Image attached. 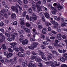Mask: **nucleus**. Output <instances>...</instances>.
Segmentation results:
<instances>
[{"label": "nucleus", "mask_w": 67, "mask_h": 67, "mask_svg": "<svg viewBox=\"0 0 67 67\" xmlns=\"http://www.w3.org/2000/svg\"><path fill=\"white\" fill-rule=\"evenodd\" d=\"M36 7L37 8V12H40L41 11V8L43 7V5L41 4L40 5L37 4L36 5Z\"/></svg>", "instance_id": "obj_1"}, {"label": "nucleus", "mask_w": 67, "mask_h": 67, "mask_svg": "<svg viewBox=\"0 0 67 67\" xmlns=\"http://www.w3.org/2000/svg\"><path fill=\"white\" fill-rule=\"evenodd\" d=\"M38 44L37 43L33 42L32 43V44L31 45V46H32V47H31V49H34V47L36 48L37 45H38Z\"/></svg>", "instance_id": "obj_2"}, {"label": "nucleus", "mask_w": 67, "mask_h": 67, "mask_svg": "<svg viewBox=\"0 0 67 67\" xmlns=\"http://www.w3.org/2000/svg\"><path fill=\"white\" fill-rule=\"evenodd\" d=\"M17 55L18 56H20V57H24L25 56L24 53L23 52H19Z\"/></svg>", "instance_id": "obj_3"}, {"label": "nucleus", "mask_w": 67, "mask_h": 67, "mask_svg": "<svg viewBox=\"0 0 67 67\" xmlns=\"http://www.w3.org/2000/svg\"><path fill=\"white\" fill-rule=\"evenodd\" d=\"M27 62L26 61H24L22 63V65L23 67H26L27 66Z\"/></svg>", "instance_id": "obj_4"}, {"label": "nucleus", "mask_w": 67, "mask_h": 67, "mask_svg": "<svg viewBox=\"0 0 67 67\" xmlns=\"http://www.w3.org/2000/svg\"><path fill=\"white\" fill-rule=\"evenodd\" d=\"M21 22L20 23L21 25H23L24 24V21L25 19L23 18H21L20 19Z\"/></svg>", "instance_id": "obj_5"}, {"label": "nucleus", "mask_w": 67, "mask_h": 67, "mask_svg": "<svg viewBox=\"0 0 67 67\" xmlns=\"http://www.w3.org/2000/svg\"><path fill=\"white\" fill-rule=\"evenodd\" d=\"M28 43H29L28 40L27 39H25L22 42V44L23 45H25L28 44Z\"/></svg>", "instance_id": "obj_6"}, {"label": "nucleus", "mask_w": 67, "mask_h": 67, "mask_svg": "<svg viewBox=\"0 0 67 67\" xmlns=\"http://www.w3.org/2000/svg\"><path fill=\"white\" fill-rule=\"evenodd\" d=\"M44 15H45L46 18L47 19H49V15L47 12H46L44 13Z\"/></svg>", "instance_id": "obj_7"}, {"label": "nucleus", "mask_w": 67, "mask_h": 67, "mask_svg": "<svg viewBox=\"0 0 67 67\" xmlns=\"http://www.w3.org/2000/svg\"><path fill=\"white\" fill-rule=\"evenodd\" d=\"M46 31H47V30L46 28H43L42 31V33L43 34H46Z\"/></svg>", "instance_id": "obj_8"}, {"label": "nucleus", "mask_w": 67, "mask_h": 67, "mask_svg": "<svg viewBox=\"0 0 67 67\" xmlns=\"http://www.w3.org/2000/svg\"><path fill=\"white\" fill-rule=\"evenodd\" d=\"M13 55V54L11 53H9L7 55V58H9V57H11Z\"/></svg>", "instance_id": "obj_9"}, {"label": "nucleus", "mask_w": 67, "mask_h": 67, "mask_svg": "<svg viewBox=\"0 0 67 67\" xmlns=\"http://www.w3.org/2000/svg\"><path fill=\"white\" fill-rule=\"evenodd\" d=\"M4 9L1 10L0 12V13L1 14V15H2V16H3V14H4Z\"/></svg>", "instance_id": "obj_10"}, {"label": "nucleus", "mask_w": 67, "mask_h": 67, "mask_svg": "<svg viewBox=\"0 0 67 67\" xmlns=\"http://www.w3.org/2000/svg\"><path fill=\"white\" fill-rule=\"evenodd\" d=\"M11 17L13 19L16 18V15L15 14H12Z\"/></svg>", "instance_id": "obj_11"}, {"label": "nucleus", "mask_w": 67, "mask_h": 67, "mask_svg": "<svg viewBox=\"0 0 67 67\" xmlns=\"http://www.w3.org/2000/svg\"><path fill=\"white\" fill-rule=\"evenodd\" d=\"M18 32L19 34H24V32L23 31V30H20Z\"/></svg>", "instance_id": "obj_12"}, {"label": "nucleus", "mask_w": 67, "mask_h": 67, "mask_svg": "<svg viewBox=\"0 0 67 67\" xmlns=\"http://www.w3.org/2000/svg\"><path fill=\"white\" fill-rule=\"evenodd\" d=\"M36 61L37 62H41L42 60L40 58H37L35 59Z\"/></svg>", "instance_id": "obj_13"}, {"label": "nucleus", "mask_w": 67, "mask_h": 67, "mask_svg": "<svg viewBox=\"0 0 67 67\" xmlns=\"http://www.w3.org/2000/svg\"><path fill=\"white\" fill-rule=\"evenodd\" d=\"M57 8H58V10H60L61 9H62V8H63V7L60 5H58L57 6Z\"/></svg>", "instance_id": "obj_14"}, {"label": "nucleus", "mask_w": 67, "mask_h": 67, "mask_svg": "<svg viewBox=\"0 0 67 67\" xmlns=\"http://www.w3.org/2000/svg\"><path fill=\"white\" fill-rule=\"evenodd\" d=\"M11 9L13 11H14L15 10V7L14 6H12L11 7Z\"/></svg>", "instance_id": "obj_15"}, {"label": "nucleus", "mask_w": 67, "mask_h": 67, "mask_svg": "<svg viewBox=\"0 0 67 67\" xmlns=\"http://www.w3.org/2000/svg\"><path fill=\"white\" fill-rule=\"evenodd\" d=\"M25 32L27 33H30V30L28 29V28H26L25 29Z\"/></svg>", "instance_id": "obj_16"}, {"label": "nucleus", "mask_w": 67, "mask_h": 67, "mask_svg": "<svg viewBox=\"0 0 67 67\" xmlns=\"http://www.w3.org/2000/svg\"><path fill=\"white\" fill-rule=\"evenodd\" d=\"M33 31V34H36L37 35V33L35 31H36V30L35 29H34L32 30Z\"/></svg>", "instance_id": "obj_17"}, {"label": "nucleus", "mask_w": 67, "mask_h": 67, "mask_svg": "<svg viewBox=\"0 0 67 67\" xmlns=\"http://www.w3.org/2000/svg\"><path fill=\"white\" fill-rule=\"evenodd\" d=\"M60 60L62 62H65V59L63 57H61L60 58Z\"/></svg>", "instance_id": "obj_18"}, {"label": "nucleus", "mask_w": 67, "mask_h": 67, "mask_svg": "<svg viewBox=\"0 0 67 67\" xmlns=\"http://www.w3.org/2000/svg\"><path fill=\"white\" fill-rule=\"evenodd\" d=\"M40 47H41L42 49H44L46 48L45 46L43 44H42L41 45Z\"/></svg>", "instance_id": "obj_19"}, {"label": "nucleus", "mask_w": 67, "mask_h": 67, "mask_svg": "<svg viewBox=\"0 0 67 67\" xmlns=\"http://www.w3.org/2000/svg\"><path fill=\"white\" fill-rule=\"evenodd\" d=\"M2 48L4 49H6V46H5V44H3L2 45Z\"/></svg>", "instance_id": "obj_20"}, {"label": "nucleus", "mask_w": 67, "mask_h": 67, "mask_svg": "<svg viewBox=\"0 0 67 67\" xmlns=\"http://www.w3.org/2000/svg\"><path fill=\"white\" fill-rule=\"evenodd\" d=\"M53 64L54 66H59L60 65L58 64H57V62L55 61L54 63H53Z\"/></svg>", "instance_id": "obj_21"}, {"label": "nucleus", "mask_w": 67, "mask_h": 67, "mask_svg": "<svg viewBox=\"0 0 67 67\" xmlns=\"http://www.w3.org/2000/svg\"><path fill=\"white\" fill-rule=\"evenodd\" d=\"M26 11H24L22 14V15L23 16V17H24V16H25L26 15Z\"/></svg>", "instance_id": "obj_22"}, {"label": "nucleus", "mask_w": 67, "mask_h": 67, "mask_svg": "<svg viewBox=\"0 0 67 67\" xmlns=\"http://www.w3.org/2000/svg\"><path fill=\"white\" fill-rule=\"evenodd\" d=\"M11 36L12 39V40H14L15 38V37H16V36H15L14 35H12Z\"/></svg>", "instance_id": "obj_23"}, {"label": "nucleus", "mask_w": 67, "mask_h": 67, "mask_svg": "<svg viewBox=\"0 0 67 67\" xmlns=\"http://www.w3.org/2000/svg\"><path fill=\"white\" fill-rule=\"evenodd\" d=\"M43 44H44V45H48V42H43Z\"/></svg>", "instance_id": "obj_24"}, {"label": "nucleus", "mask_w": 67, "mask_h": 67, "mask_svg": "<svg viewBox=\"0 0 67 67\" xmlns=\"http://www.w3.org/2000/svg\"><path fill=\"white\" fill-rule=\"evenodd\" d=\"M39 54L40 55H41V56H44V55H45V54H44V53L42 52H40L39 53Z\"/></svg>", "instance_id": "obj_25"}, {"label": "nucleus", "mask_w": 67, "mask_h": 67, "mask_svg": "<svg viewBox=\"0 0 67 67\" xmlns=\"http://www.w3.org/2000/svg\"><path fill=\"white\" fill-rule=\"evenodd\" d=\"M8 49L9 53H12L13 52V50L11 48H9Z\"/></svg>", "instance_id": "obj_26"}, {"label": "nucleus", "mask_w": 67, "mask_h": 67, "mask_svg": "<svg viewBox=\"0 0 67 67\" xmlns=\"http://www.w3.org/2000/svg\"><path fill=\"white\" fill-rule=\"evenodd\" d=\"M53 54H54L55 55H58L59 54L57 52H56L55 51H54L52 53Z\"/></svg>", "instance_id": "obj_27"}, {"label": "nucleus", "mask_w": 67, "mask_h": 67, "mask_svg": "<svg viewBox=\"0 0 67 67\" xmlns=\"http://www.w3.org/2000/svg\"><path fill=\"white\" fill-rule=\"evenodd\" d=\"M17 44V43L16 42H14L10 44V45H16Z\"/></svg>", "instance_id": "obj_28"}, {"label": "nucleus", "mask_w": 67, "mask_h": 67, "mask_svg": "<svg viewBox=\"0 0 67 67\" xmlns=\"http://www.w3.org/2000/svg\"><path fill=\"white\" fill-rule=\"evenodd\" d=\"M19 50H20V51L21 52L24 51V49H23L22 47H19Z\"/></svg>", "instance_id": "obj_29"}, {"label": "nucleus", "mask_w": 67, "mask_h": 67, "mask_svg": "<svg viewBox=\"0 0 67 67\" xmlns=\"http://www.w3.org/2000/svg\"><path fill=\"white\" fill-rule=\"evenodd\" d=\"M32 9L34 11H36V7L35 6H32Z\"/></svg>", "instance_id": "obj_30"}, {"label": "nucleus", "mask_w": 67, "mask_h": 67, "mask_svg": "<svg viewBox=\"0 0 67 67\" xmlns=\"http://www.w3.org/2000/svg\"><path fill=\"white\" fill-rule=\"evenodd\" d=\"M14 63H16L17 61L16 60H17V59L16 58V57H15L14 58Z\"/></svg>", "instance_id": "obj_31"}, {"label": "nucleus", "mask_w": 67, "mask_h": 67, "mask_svg": "<svg viewBox=\"0 0 67 67\" xmlns=\"http://www.w3.org/2000/svg\"><path fill=\"white\" fill-rule=\"evenodd\" d=\"M5 7V8H4V10L5 12H7L8 11V9L7 8V6Z\"/></svg>", "instance_id": "obj_32"}, {"label": "nucleus", "mask_w": 67, "mask_h": 67, "mask_svg": "<svg viewBox=\"0 0 67 67\" xmlns=\"http://www.w3.org/2000/svg\"><path fill=\"white\" fill-rule=\"evenodd\" d=\"M41 37L42 38L44 39L45 38V36L44 35L41 34Z\"/></svg>", "instance_id": "obj_33"}, {"label": "nucleus", "mask_w": 67, "mask_h": 67, "mask_svg": "<svg viewBox=\"0 0 67 67\" xmlns=\"http://www.w3.org/2000/svg\"><path fill=\"white\" fill-rule=\"evenodd\" d=\"M60 67H67V66L65 64H63L61 65Z\"/></svg>", "instance_id": "obj_34"}, {"label": "nucleus", "mask_w": 67, "mask_h": 67, "mask_svg": "<svg viewBox=\"0 0 67 67\" xmlns=\"http://www.w3.org/2000/svg\"><path fill=\"white\" fill-rule=\"evenodd\" d=\"M46 0H43L42 1V3L44 4H46Z\"/></svg>", "instance_id": "obj_35"}, {"label": "nucleus", "mask_w": 67, "mask_h": 67, "mask_svg": "<svg viewBox=\"0 0 67 67\" xmlns=\"http://www.w3.org/2000/svg\"><path fill=\"white\" fill-rule=\"evenodd\" d=\"M33 63H29L27 65L28 66V67H31V66H32V65H33Z\"/></svg>", "instance_id": "obj_36"}, {"label": "nucleus", "mask_w": 67, "mask_h": 67, "mask_svg": "<svg viewBox=\"0 0 67 67\" xmlns=\"http://www.w3.org/2000/svg\"><path fill=\"white\" fill-rule=\"evenodd\" d=\"M1 38L4 41L5 39V36H3Z\"/></svg>", "instance_id": "obj_37"}, {"label": "nucleus", "mask_w": 67, "mask_h": 67, "mask_svg": "<svg viewBox=\"0 0 67 67\" xmlns=\"http://www.w3.org/2000/svg\"><path fill=\"white\" fill-rule=\"evenodd\" d=\"M5 34L6 35V36L8 37H10V34L7 33H5Z\"/></svg>", "instance_id": "obj_38"}, {"label": "nucleus", "mask_w": 67, "mask_h": 67, "mask_svg": "<svg viewBox=\"0 0 67 67\" xmlns=\"http://www.w3.org/2000/svg\"><path fill=\"white\" fill-rule=\"evenodd\" d=\"M18 24V22L16 21H15L13 22V24L14 25H16Z\"/></svg>", "instance_id": "obj_39"}, {"label": "nucleus", "mask_w": 67, "mask_h": 67, "mask_svg": "<svg viewBox=\"0 0 67 67\" xmlns=\"http://www.w3.org/2000/svg\"><path fill=\"white\" fill-rule=\"evenodd\" d=\"M56 9H54V11L52 12V13L53 14H56Z\"/></svg>", "instance_id": "obj_40"}, {"label": "nucleus", "mask_w": 67, "mask_h": 67, "mask_svg": "<svg viewBox=\"0 0 67 67\" xmlns=\"http://www.w3.org/2000/svg\"><path fill=\"white\" fill-rule=\"evenodd\" d=\"M38 66H40V67H41V66H42V64L40 62L38 64Z\"/></svg>", "instance_id": "obj_41"}, {"label": "nucleus", "mask_w": 67, "mask_h": 67, "mask_svg": "<svg viewBox=\"0 0 67 67\" xmlns=\"http://www.w3.org/2000/svg\"><path fill=\"white\" fill-rule=\"evenodd\" d=\"M2 3L4 6L5 7H7V5H5V1H3Z\"/></svg>", "instance_id": "obj_42"}, {"label": "nucleus", "mask_w": 67, "mask_h": 67, "mask_svg": "<svg viewBox=\"0 0 67 67\" xmlns=\"http://www.w3.org/2000/svg\"><path fill=\"white\" fill-rule=\"evenodd\" d=\"M57 37H62V35L60 34H59L57 35Z\"/></svg>", "instance_id": "obj_43"}, {"label": "nucleus", "mask_w": 67, "mask_h": 67, "mask_svg": "<svg viewBox=\"0 0 67 67\" xmlns=\"http://www.w3.org/2000/svg\"><path fill=\"white\" fill-rule=\"evenodd\" d=\"M35 58H36V56H34L31 57V59H32V60H33V59H35Z\"/></svg>", "instance_id": "obj_44"}, {"label": "nucleus", "mask_w": 67, "mask_h": 67, "mask_svg": "<svg viewBox=\"0 0 67 67\" xmlns=\"http://www.w3.org/2000/svg\"><path fill=\"white\" fill-rule=\"evenodd\" d=\"M49 55L51 56H52L53 58H55V56L54 55H53L52 54L49 53H48Z\"/></svg>", "instance_id": "obj_45"}, {"label": "nucleus", "mask_w": 67, "mask_h": 67, "mask_svg": "<svg viewBox=\"0 0 67 67\" xmlns=\"http://www.w3.org/2000/svg\"><path fill=\"white\" fill-rule=\"evenodd\" d=\"M31 53L34 55H36V53H35V52L34 51H32Z\"/></svg>", "instance_id": "obj_46"}, {"label": "nucleus", "mask_w": 67, "mask_h": 67, "mask_svg": "<svg viewBox=\"0 0 67 67\" xmlns=\"http://www.w3.org/2000/svg\"><path fill=\"white\" fill-rule=\"evenodd\" d=\"M51 32L53 34H57V32L54 30H52L51 31Z\"/></svg>", "instance_id": "obj_47"}, {"label": "nucleus", "mask_w": 67, "mask_h": 67, "mask_svg": "<svg viewBox=\"0 0 67 67\" xmlns=\"http://www.w3.org/2000/svg\"><path fill=\"white\" fill-rule=\"evenodd\" d=\"M24 3L27 4L28 3V1L27 0H23Z\"/></svg>", "instance_id": "obj_48"}, {"label": "nucleus", "mask_w": 67, "mask_h": 67, "mask_svg": "<svg viewBox=\"0 0 67 67\" xmlns=\"http://www.w3.org/2000/svg\"><path fill=\"white\" fill-rule=\"evenodd\" d=\"M45 23L46 26H49V23L47 21H46Z\"/></svg>", "instance_id": "obj_49"}, {"label": "nucleus", "mask_w": 67, "mask_h": 67, "mask_svg": "<svg viewBox=\"0 0 67 67\" xmlns=\"http://www.w3.org/2000/svg\"><path fill=\"white\" fill-rule=\"evenodd\" d=\"M29 13H31L32 12V9H31V8H30L29 9Z\"/></svg>", "instance_id": "obj_50"}, {"label": "nucleus", "mask_w": 67, "mask_h": 67, "mask_svg": "<svg viewBox=\"0 0 67 67\" xmlns=\"http://www.w3.org/2000/svg\"><path fill=\"white\" fill-rule=\"evenodd\" d=\"M7 40L8 41H9V42H11L12 40V39L10 38H9L7 39Z\"/></svg>", "instance_id": "obj_51"}, {"label": "nucleus", "mask_w": 67, "mask_h": 67, "mask_svg": "<svg viewBox=\"0 0 67 67\" xmlns=\"http://www.w3.org/2000/svg\"><path fill=\"white\" fill-rule=\"evenodd\" d=\"M53 27L54 29H58L59 27L58 26H56L54 25L53 26Z\"/></svg>", "instance_id": "obj_52"}, {"label": "nucleus", "mask_w": 67, "mask_h": 67, "mask_svg": "<svg viewBox=\"0 0 67 67\" xmlns=\"http://www.w3.org/2000/svg\"><path fill=\"white\" fill-rule=\"evenodd\" d=\"M26 25L27 26H28V27H29V26H30V24L28 23H26Z\"/></svg>", "instance_id": "obj_53"}, {"label": "nucleus", "mask_w": 67, "mask_h": 67, "mask_svg": "<svg viewBox=\"0 0 67 67\" xmlns=\"http://www.w3.org/2000/svg\"><path fill=\"white\" fill-rule=\"evenodd\" d=\"M0 31L2 32V33H4V30L2 28L0 29Z\"/></svg>", "instance_id": "obj_54"}, {"label": "nucleus", "mask_w": 67, "mask_h": 67, "mask_svg": "<svg viewBox=\"0 0 67 67\" xmlns=\"http://www.w3.org/2000/svg\"><path fill=\"white\" fill-rule=\"evenodd\" d=\"M3 25H4V23L2 22L0 23V26H3Z\"/></svg>", "instance_id": "obj_55"}, {"label": "nucleus", "mask_w": 67, "mask_h": 67, "mask_svg": "<svg viewBox=\"0 0 67 67\" xmlns=\"http://www.w3.org/2000/svg\"><path fill=\"white\" fill-rule=\"evenodd\" d=\"M62 38L63 39H66V36L65 35H63L62 36Z\"/></svg>", "instance_id": "obj_56"}, {"label": "nucleus", "mask_w": 67, "mask_h": 67, "mask_svg": "<svg viewBox=\"0 0 67 67\" xmlns=\"http://www.w3.org/2000/svg\"><path fill=\"white\" fill-rule=\"evenodd\" d=\"M33 17H32V16H30V21H33Z\"/></svg>", "instance_id": "obj_57"}, {"label": "nucleus", "mask_w": 67, "mask_h": 67, "mask_svg": "<svg viewBox=\"0 0 67 67\" xmlns=\"http://www.w3.org/2000/svg\"><path fill=\"white\" fill-rule=\"evenodd\" d=\"M42 21H43V22H45V18H44V16H42Z\"/></svg>", "instance_id": "obj_58"}, {"label": "nucleus", "mask_w": 67, "mask_h": 67, "mask_svg": "<svg viewBox=\"0 0 67 67\" xmlns=\"http://www.w3.org/2000/svg\"><path fill=\"white\" fill-rule=\"evenodd\" d=\"M30 40L31 42L34 41H35V39L33 38L30 39Z\"/></svg>", "instance_id": "obj_59"}, {"label": "nucleus", "mask_w": 67, "mask_h": 67, "mask_svg": "<svg viewBox=\"0 0 67 67\" xmlns=\"http://www.w3.org/2000/svg\"><path fill=\"white\" fill-rule=\"evenodd\" d=\"M58 52L60 53H63V51L62 50H61L60 49H58Z\"/></svg>", "instance_id": "obj_60"}, {"label": "nucleus", "mask_w": 67, "mask_h": 67, "mask_svg": "<svg viewBox=\"0 0 67 67\" xmlns=\"http://www.w3.org/2000/svg\"><path fill=\"white\" fill-rule=\"evenodd\" d=\"M57 39L59 41H60L61 40H62L61 37H57Z\"/></svg>", "instance_id": "obj_61"}, {"label": "nucleus", "mask_w": 67, "mask_h": 67, "mask_svg": "<svg viewBox=\"0 0 67 67\" xmlns=\"http://www.w3.org/2000/svg\"><path fill=\"white\" fill-rule=\"evenodd\" d=\"M47 59L48 60H50L52 58V57L51 56H48L47 58Z\"/></svg>", "instance_id": "obj_62"}, {"label": "nucleus", "mask_w": 67, "mask_h": 67, "mask_svg": "<svg viewBox=\"0 0 67 67\" xmlns=\"http://www.w3.org/2000/svg\"><path fill=\"white\" fill-rule=\"evenodd\" d=\"M5 16V18H6V19H7L8 18V16L7 15V14H4Z\"/></svg>", "instance_id": "obj_63"}, {"label": "nucleus", "mask_w": 67, "mask_h": 67, "mask_svg": "<svg viewBox=\"0 0 67 67\" xmlns=\"http://www.w3.org/2000/svg\"><path fill=\"white\" fill-rule=\"evenodd\" d=\"M55 21H51V22L52 23V24H53L54 25L55 24Z\"/></svg>", "instance_id": "obj_64"}]
</instances>
